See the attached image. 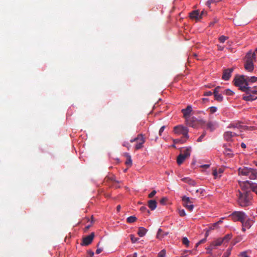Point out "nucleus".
<instances>
[{"mask_svg":"<svg viewBox=\"0 0 257 257\" xmlns=\"http://www.w3.org/2000/svg\"><path fill=\"white\" fill-rule=\"evenodd\" d=\"M246 184L249 185L250 189L257 195V184L253 183L250 181H245L244 182Z\"/></svg>","mask_w":257,"mask_h":257,"instance_id":"16","label":"nucleus"},{"mask_svg":"<svg viewBox=\"0 0 257 257\" xmlns=\"http://www.w3.org/2000/svg\"><path fill=\"white\" fill-rule=\"evenodd\" d=\"M131 239L133 243H136L138 241L139 238L136 237L134 235L132 234L131 235Z\"/></svg>","mask_w":257,"mask_h":257,"instance_id":"37","label":"nucleus"},{"mask_svg":"<svg viewBox=\"0 0 257 257\" xmlns=\"http://www.w3.org/2000/svg\"><path fill=\"white\" fill-rule=\"evenodd\" d=\"M182 241V243L183 244L185 245L186 246H189V241L188 239L187 238V237H183Z\"/></svg>","mask_w":257,"mask_h":257,"instance_id":"33","label":"nucleus"},{"mask_svg":"<svg viewBox=\"0 0 257 257\" xmlns=\"http://www.w3.org/2000/svg\"><path fill=\"white\" fill-rule=\"evenodd\" d=\"M181 180L183 182L187 183L188 184H189L191 186H194L196 185L195 182L194 180L191 179L190 178H188V177L183 178L181 179Z\"/></svg>","mask_w":257,"mask_h":257,"instance_id":"22","label":"nucleus"},{"mask_svg":"<svg viewBox=\"0 0 257 257\" xmlns=\"http://www.w3.org/2000/svg\"><path fill=\"white\" fill-rule=\"evenodd\" d=\"M156 194V191L155 190H153L149 194V197L151 198H152L155 194Z\"/></svg>","mask_w":257,"mask_h":257,"instance_id":"45","label":"nucleus"},{"mask_svg":"<svg viewBox=\"0 0 257 257\" xmlns=\"http://www.w3.org/2000/svg\"><path fill=\"white\" fill-rule=\"evenodd\" d=\"M88 254H89V255H90L91 257L93 256V255H94V252H93V251H91V250H89V251H88Z\"/></svg>","mask_w":257,"mask_h":257,"instance_id":"55","label":"nucleus"},{"mask_svg":"<svg viewBox=\"0 0 257 257\" xmlns=\"http://www.w3.org/2000/svg\"><path fill=\"white\" fill-rule=\"evenodd\" d=\"M127 160L125 161V164L127 166H131L132 165V160L131 156L128 154H126Z\"/></svg>","mask_w":257,"mask_h":257,"instance_id":"29","label":"nucleus"},{"mask_svg":"<svg viewBox=\"0 0 257 257\" xmlns=\"http://www.w3.org/2000/svg\"><path fill=\"white\" fill-rule=\"evenodd\" d=\"M147 232V230L146 228L143 227H140L139 228L138 234L140 237H143L146 234Z\"/></svg>","mask_w":257,"mask_h":257,"instance_id":"23","label":"nucleus"},{"mask_svg":"<svg viewBox=\"0 0 257 257\" xmlns=\"http://www.w3.org/2000/svg\"><path fill=\"white\" fill-rule=\"evenodd\" d=\"M203 167L205 168H208L209 167V165H205L203 166Z\"/></svg>","mask_w":257,"mask_h":257,"instance_id":"63","label":"nucleus"},{"mask_svg":"<svg viewBox=\"0 0 257 257\" xmlns=\"http://www.w3.org/2000/svg\"><path fill=\"white\" fill-rule=\"evenodd\" d=\"M206 241V238H204V239H202L201 240H200L197 244L196 245H198L199 244H200L201 243H204L205 241Z\"/></svg>","mask_w":257,"mask_h":257,"instance_id":"50","label":"nucleus"},{"mask_svg":"<svg viewBox=\"0 0 257 257\" xmlns=\"http://www.w3.org/2000/svg\"><path fill=\"white\" fill-rule=\"evenodd\" d=\"M218 22V19L217 18H215L214 19L213 21L212 22H211L210 23H209V26H213L215 23H216L217 22Z\"/></svg>","mask_w":257,"mask_h":257,"instance_id":"44","label":"nucleus"},{"mask_svg":"<svg viewBox=\"0 0 257 257\" xmlns=\"http://www.w3.org/2000/svg\"><path fill=\"white\" fill-rule=\"evenodd\" d=\"M162 232H163L161 228H159L158 230L157 234V237L158 238H161L162 237Z\"/></svg>","mask_w":257,"mask_h":257,"instance_id":"40","label":"nucleus"},{"mask_svg":"<svg viewBox=\"0 0 257 257\" xmlns=\"http://www.w3.org/2000/svg\"><path fill=\"white\" fill-rule=\"evenodd\" d=\"M182 200L183 206L189 211H192L194 208V205H193L190 198L186 196H183L182 197Z\"/></svg>","mask_w":257,"mask_h":257,"instance_id":"9","label":"nucleus"},{"mask_svg":"<svg viewBox=\"0 0 257 257\" xmlns=\"http://www.w3.org/2000/svg\"><path fill=\"white\" fill-rule=\"evenodd\" d=\"M132 257H137V253L135 252Z\"/></svg>","mask_w":257,"mask_h":257,"instance_id":"62","label":"nucleus"},{"mask_svg":"<svg viewBox=\"0 0 257 257\" xmlns=\"http://www.w3.org/2000/svg\"><path fill=\"white\" fill-rule=\"evenodd\" d=\"M102 251V249L101 248H97L96 250V253L97 254H99Z\"/></svg>","mask_w":257,"mask_h":257,"instance_id":"54","label":"nucleus"},{"mask_svg":"<svg viewBox=\"0 0 257 257\" xmlns=\"http://www.w3.org/2000/svg\"><path fill=\"white\" fill-rule=\"evenodd\" d=\"M196 119L194 116H191V115L189 118H188V121L185 120V123L186 125L189 126L194 127Z\"/></svg>","mask_w":257,"mask_h":257,"instance_id":"17","label":"nucleus"},{"mask_svg":"<svg viewBox=\"0 0 257 257\" xmlns=\"http://www.w3.org/2000/svg\"><path fill=\"white\" fill-rule=\"evenodd\" d=\"M188 132V128L183 125H178L173 128V132L175 135L177 136L182 135V137L185 139V140L189 138Z\"/></svg>","mask_w":257,"mask_h":257,"instance_id":"5","label":"nucleus"},{"mask_svg":"<svg viewBox=\"0 0 257 257\" xmlns=\"http://www.w3.org/2000/svg\"><path fill=\"white\" fill-rule=\"evenodd\" d=\"M213 176H214L215 178H217L219 177L220 176V175H218L219 174H218V172L216 170H213Z\"/></svg>","mask_w":257,"mask_h":257,"instance_id":"43","label":"nucleus"},{"mask_svg":"<svg viewBox=\"0 0 257 257\" xmlns=\"http://www.w3.org/2000/svg\"><path fill=\"white\" fill-rule=\"evenodd\" d=\"M164 202V199H162L161 201H160V203L163 204Z\"/></svg>","mask_w":257,"mask_h":257,"instance_id":"64","label":"nucleus"},{"mask_svg":"<svg viewBox=\"0 0 257 257\" xmlns=\"http://www.w3.org/2000/svg\"><path fill=\"white\" fill-rule=\"evenodd\" d=\"M230 254V249H227L226 251H225L222 257H228Z\"/></svg>","mask_w":257,"mask_h":257,"instance_id":"41","label":"nucleus"},{"mask_svg":"<svg viewBox=\"0 0 257 257\" xmlns=\"http://www.w3.org/2000/svg\"><path fill=\"white\" fill-rule=\"evenodd\" d=\"M231 235L229 234H228L226 235L222 239H223V242H227L231 238Z\"/></svg>","mask_w":257,"mask_h":257,"instance_id":"35","label":"nucleus"},{"mask_svg":"<svg viewBox=\"0 0 257 257\" xmlns=\"http://www.w3.org/2000/svg\"><path fill=\"white\" fill-rule=\"evenodd\" d=\"M179 214L180 216H185L186 215V213L184 209L179 210Z\"/></svg>","mask_w":257,"mask_h":257,"instance_id":"42","label":"nucleus"},{"mask_svg":"<svg viewBox=\"0 0 257 257\" xmlns=\"http://www.w3.org/2000/svg\"><path fill=\"white\" fill-rule=\"evenodd\" d=\"M234 25H237V26H241V25H244V24H241V23L238 22L236 20H234Z\"/></svg>","mask_w":257,"mask_h":257,"instance_id":"52","label":"nucleus"},{"mask_svg":"<svg viewBox=\"0 0 257 257\" xmlns=\"http://www.w3.org/2000/svg\"><path fill=\"white\" fill-rule=\"evenodd\" d=\"M187 140H185V139L183 138L182 137L181 139H173V142L174 144H183Z\"/></svg>","mask_w":257,"mask_h":257,"instance_id":"26","label":"nucleus"},{"mask_svg":"<svg viewBox=\"0 0 257 257\" xmlns=\"http://www.w3.org/2000/svg\"><path fill=\"white\" fill-rule=\"evenodd\" d=\"M222 93L223 94H225L226 95L229 96L232 95L233 93V91L230 90L229 89H223V88Z\"/></svg>","mask_w":257,"mask_h":257,"instance_id":"28","label":"nucleus"},{"mask_svg":"<svg viewBox=\"0 0 257 257\" xmlns=\"http://www.w3.org/2000/svg\"><path fill=\"white\" fill-rule=\"evenodd\" d=\"M256 61V57L254 52L251 51H249L244 59V69L247 72H252L254 70V63Z\"/></svg>","mask_w":257,"mask_h":257,"instance_id":"3","label":"nucleus"},{"mask_svg":"<svg viewBox=\"0 0 257 257\" xmlns=\"http://www.w3.org/2000/svg\"><path fill=\"white\" fill-rule=\"evenodd\" d=\"M192 111V107L191 105H188L186 108H183L181 110V112L183 113V117L185 120L188 121V118L191 115Z\"/></svg>","mask_w":257,"mask_h":257,"instance_id":"10","label":"nucleus"},{"mask_svg":"<svg viewBox=\"0 0 257 257\" xmlns=\"http://www.w3.org/2000/svg\"><path fill=\"white\" fill-rule=\"evenodd\" d=\"M218 123L216 121H209L207 123V127L211 132L213 131L216 128L218 127Z\"/></svg>","mask_w":257,"mask_h":257,"instance_id":"18","label":"nucleus"},{"mask_svg":"<svg viewBox=\"0 0 257 257\" xmlns=\"http://www.w3.org/2000/svg\"><path fill=\"white\" fill-rule=\"evenodd\" d=\"M223 242H224L223 239H222V238H219L216 240L213 241V244H215V246H218L220 245Z\"/></svg>","mask_w":257,"mask_h":257,"instance_id":"31","label":"nucleus"},{"mask_svg":"<svg viewBox=\"0 0 257 257\" xmlns=\"http://www.w3.org/2000/svg\"><path fill=\"white\" fill-rule=\"evenodd\" d=\"M242 230L245 231V228H249L252 224V221L251 219H249L247 217L246 220H244L242 222Z\"/></svg>","mask_w":257,"mask_h":257,"instance_id":"15","label":"nucleus"},{"mask_svg":"<svg viewBox=\"0 0 257 257\" xmlns=\"http://www.w3.org/2000/svg\"><path fill=\"white\" fill-rule=\"evenodd\" d=\"M234 84L241 90L246 92V94L242 97L243 100L253 101L257 99V86L252 88L248 87L249 84L247 83L245 76L236 77L234 79Z\"/></svg>","mask_w":257,"mask_h":257,"instance_id":"1","label":"nucleus"},{"mask_svg":"<svg viewBox=\"0 0 257 257\" xmlns=\"http://www.w3.org/2000/svg\"><path fill=\"white\" fill-rule=\"evenodd\" d=\"M122 146L127 147L128 149H129V148L131 147L130 144L127 142H124L123 143Z\"/></svg>","mask_w":257,"mask_h":257,"instance_id":"46","label":"nucleus"},{"mask_svg":"<svg viewBox=\"0 0 257 257\" xmlns=\"http://www.w3.org/2000/svg\"><path fill=\"white\" fill-rule=\"evenodd\" d=\"M237 135H238V132L237 131H226L224 132L223 137L225 141L230 142L232 141L233 140V138L236 136Z\"/></svg>","mask_w":257,"mask_h":257,"instance_id":"11","label":"nucleus"},{"mask_svg":"<svg viewBox=\"0 0 257 257\" xmlns=\"http://www.w3.org/2000/svg\"><path fill=\"white\" fill-rule=\"evenodd\" d=\"M138 140H140V137H139V135L137 136V137L133 139H132L130 140V142L131 143H133L134 142H136V141H138Z\"/></svg>","mask_w":257,"mask_h":257,"instance_id":"49","label":"nucleus"},{"mask_svg":"<svg viewBox=\"0 0 257 257\" xmlns=\"http://www.w3.org/2000/svg\"><path fill=\"white\" fill-rule=\"evenodd\" d=\"M231 216L234 221H238L241 222L244 220H246L247 218V215L242 211H234Z\"/></svg>","mask_w":257,"mask_h":257,"instance_id":"7","label":"nucleus"},{"mask_svg":"<svg viewBox=\"0 0 257 257\" xmlns=\"http://www.w3.org/2000/svg\"><path fill=\"white\" fill-rule=\"evenodd\" d=\"M245 78L247 80V83H248L249 82H255L257 81V77L255 76L248 77L245 76Z\"/></svg>","mask_w":257,"mask_h":257,"instance_id":"27","label":"nucleus"},{"mask_svg":"<svg viewBox=\"0 0 257 257\" xmlns=\"http://www.w3.org/2000/svg\"><path fill=\"white\" fill-rule=\"evenodd\" d=\"M141 210L142 211H144L146 210H147V208L146 207H144V206H143L141 208Z\"/></svg>","mask_w":257,"mask_h":257,"instance_id":"58","label":"nucleus"},{"mask_svg":"<svg viewBox=\"0 0 257 257\" xmlns=\"http://www.w3.org/2000/svg\"><path fill=\"white\" fill-rule=\"evenodd\" d=\"M148 206L151 210H155L157 207V202L154 200H149L148 201Z\"/></svg>","mask_w":257,"mask_h":257,"instance_id":"21","label":"nucleus"},{"mask_svg":"<svg viewBox=\"0 0 257 257\" xmlns=\"http://www.w3.org/2000/svg\"><path fill=\"white\" fill-rule=\"evenodd\" d=\"M165 126H162L160 130H159V135L160 136H161L162 135V133L164 132V130H165Z\"/></svg>","mask_w":257,"mask_h":257,"instance_id":"47","label":"nucleus"},{"mask_svg":"<svg viewBox=\"0 0 257 257\" xmlns=\"http://www.w3.org/2000/svg\"><path fill=\"white\" fill-rule=\"evenodd\" d=\"M94 237V233L92 232L90 234L84 237L83 239V242L82 243V245H88L90 244Z\"/></svg>","mask_w":257,"mask_h":257,"instance_id":"13","label":"nucleus"},{"mask_svg":"<svg viewBox=\"0 0 257 257\" xmlns=\"http://www.w3.org/2000/svg\"><path fill=\"white\" fill-rule=\"evenodd\" d=\"M222 88L220 86H217L215 87L213 92L214 95V99L218 102L222 101L223 97L222 95Z\"/></svg>","mask_w":257,"mask_h":257,"instance_id":"8","label":"nucleus"},{"mask_svg":"<svg viewBox=\"0 0 257 257\" xmlns=\"http://www.w3.org/2000/svg\"><path fill=\"white\" fill-rule=\"evenodd\" d=\"M190 17L191 19H194L196 20H198L200 18H201V16H200L198 11H194L190 14Z\"/></svg>","mask_w":257,"mask_h":257,"instance_id":"20","label":"nucleus"},{"mask_svg":"<svg viewBox=\"0 0 257 257\" xmlns=\"http://www.w3.org/2000/svg\"><path fill=\"white\" fill-rule=\"evenodd\" d=\"M191 151V147H186L181 150L180 154L177 159V163L179 165H181L187 158L190 157Z\"/></svg>","mask_w":257,"mask_h":257,"instance_id":"6","label":"nucleus"},{"mask_svg":"<svg viewBox=\"0 0 257 257\" xmlns=\"http://www.w3.org/2000/svg\"><path fill=\"white\" fill-rule=\"evenodd\" d=\"M240 146H241V147L242 148H246V145H245V144L244 143H242L241 144V145H240Z\"/></svg>","mask_w":257,"mask_h":257,"instance_id":"56","label":"nucleus"},{"mask_svg":"<svg viewBox=\"0 0 257 257\" xmlns=\"http://www.w3.org/2000/svg\"><path fill=\"white\" fill-rule=\"evenodd\" d=\"M233 71V69L232 68L225 69L223 72V75L222 76V79L224 80H229Z\"/></svg>","mask_w":257,"mask_h":257,"instance_id":"14","label":"nucleus"},{"mask_svg":"<svg viewBox=\"0 0 257 257\" xmlns=\"http://www.w3.org/2000/svg\"><path fill=\"white\" fill-rule=\"evenodd\" d=\"M222 172H223L222 170L221 169H219V170H218V174H221Z\"/></svg>","mask_w":257,"mask_h":257,"instance_id":"59","label":"nucleus"},{"mask_svg":"<svg viewBox=\"0 0 257 257\" xmlns=\"http://www.w3.org/2000/svg\"><path fill=\"white\" fill-rule=\"evenodd\" d=\"M117 208V210L118 211H119L120 209V205H118L116 207Z\"/></svg>","mask_w":257,"mask_h":257,"instance_id":"61","label":"nucleus"},{"mask_svg":"<svg viewBox=\"0 0 257 257\" xmlns=\"http://www.w3.org/2000/svg\"><path fill=\"white\" fill-rule=\"evenodd\" d=\"M218 48L220 50H222L223 49V47L220 46H218Z\"/></svg>","mask_w":257,"mask_h":257,"instance_id":"60","label":"nucleus"},{"mask_svg":"<svg viewBox=\"0 0 257 257\" xmlns=\"http://www.w3.org/2000/svg\"><path fill=\"white\" fill-rule=\"evenodd\" d=\"M249 251H242L239 254L240 257H250L248 255Z\"/></svg>","mask_w":257,"mask_h":257,"instance_id":"34","label":"nucleus"},{"mask_svg":"<svg viewBox=\"0 0 257 257\" xmlns=\"http://www.w3.org/2000/svg\"><path fill=\"white\" fill-rule=\"evenodd\" d=\"M210 113L213 114L217 111V108L215 106H211L208 108Z\"/></svg>","mask_w":257,"mask_h":257,"instance_id":"32","label":"nucleus"},{"mask_svg":"<svg viewBox=\"0 0 257 257\" xmlns=\"http://www.w3.org/2000/svg\"><path fill=\"white\" fill-rule=\"evenodd\" d=\"M168 233H169L168 232H163V234H162V237L167 235L168 234Z\"/></svg>","mask_w":257,"mask_h":257,"instance_id":"57","label":"nucleus"},{"mask_svg":"<svg viewBox=\"0 0 257 257\" xmlns=\"http://www.w3.org/2000/svg\"><path fill=\"white\" fill-rule=\"evenodd\" d=\"M206 249L207 250L206 253L209 254L210 257H219L221 254L220 253H218L217 256L215 255V254H213V253L212 252L213 250H212L211 247H207L206 248Z\"/></svg>","mask_w":257,"mask_h":257,"instance_id":"24","label":"nucleus"},{"mask_svg":"<svg viewBox=\"0 0 257 257\" xmlns=\"http://www.w3.org/2000/svg\"><path fill=\"white\" fill-rule=\"evenodd\" d=\"M166 251L165 250H162L158 254V257H165Z\"/></svg>","mask_w":257,"mask_h":257,"instance_id":"39","label":"nucleus"},{"mask_svg":"<svg viewBox=\"0 0 257 257\" xmlns=\"http://www.w3.org/2000/svg\"><path fill=\"white\" fill-rule=\"evenodd\" d=\"M236 196L237 197L238 204L240 206L246 207L251 204L252 196L250 191L242 189L241 190L238 191Z\"/></svg>","mask_w":257,"mask_h":257,"instance_id":"2","label":"nucleus"},{"mask_svg":"<svg viewBox=\"0 0 257 257\" xmlns=\"http://www.w3.org/2000/svg\"><path fill=\"white\" fill-rule=\"evenodd\" d=\"M137 218L135 216H131L127 218V222L128 223H133L137 220Z\"/></svg>","mask_w":257,"mask_h":257,"instance_id":"30","label":"nucleus"},{"mask_svg":"<svg viewBox=\"0 0 257 257\" xmlns=\"http://www.w3.org/2000/svg\"><path fill=\"white\" fill-rule=\"evenodd\" d=\"M239 176H245L250 179L254 180L257 178V170L247 167H240L238 169Z\"/></svg>","mask_w":257,"mask_h":257,"instance_id":"4","label":"nucleus"},{"mask_svg":"<svg viewBox=\"0 0 257 257\" xmlns=\"http://www.w3.org/2000/svg\"><path fill=\"white\" fill-rule=\"evenodd\" d=\"M232 151L231 149L225 148L224 153L229 157H232L233 156Z\"/></svg>","mask_w":257,"mask_h":257,"instance_id":"25","label":"nucleus"},{"mask_svg":"<svg viewBox=\"0 0 257 257\" xmlns=\"http://www.w3.org/2000/svg\"><path fill=\"white\" fill-rule=\"evenodd\" d=\"M206 136V132H204L203 134L198 138L197 141L198 142H201L202 141L203 138Z\"/></svg>","mask_w":257,"mask_h":257,"instance_id":"36","label":"nucleus"},{"mask_svg":"<svg viewBox=\"0 0 257 257\" xmlns=\"http://www.w3.org/2000/svg\"><path fill=\"white\" fill-rule=\"evenodd\" d=\"M213 94V92H212L210 91H206L204 93V95L205 96H210Z\"/></svg>","mask_w":257,"mask_h":257,"instance_id":"48","label":"nucleus"},{"mask_svg":"<svg viewBox=\"0 0 257 257\" xmlns=\"http://www.w3.org/2000/svg\"><path fill=\"white\" fill-rule=\"evenodd\" d=\"M209 247H211L212 248V250H213L214 249L216 248V247H217L216 246H215V244H213V242H212L210 245H209Z\"/></svg>","mask_w":257,"mask_h":257,"instance_id":"53","label":"nucleus"},{"mask_svg":"<svg viewBox=\"0 0 257 257\" xmlns=\"http://www.w3.org/2000/svg\"><path fill=\"white\" fill-rule=\"evenodd\" d=\"M245 126L241 124L240 122H233L230 123L227 128H233L235 131L237 130L239 131L238 133L244 130Z\"/></svg>","mask_w":257,"mask_h":257,"instance_id":"12","label":"nucleus"},{"mask_svg":"<svg viewBox=\"0 0 257 257\" xmlns=\"http://www.w3.org/2000/svg\"><path fill=\"white\" fill-rule=\"evenodd\" d=\"M213 3H215L214 0H208L206 2V5L209 7L211 5V4Z\"/></svg>","mask_w":257,"mask_h":257,"instance_id":"51","label":"nucleus"},{"mask_svg":"<svg viewBox=\"0 0 257 257\" xmlns=\"http://www.w3.org/2000/svg\"><path fill=\"white\" fill-rule=\"evenodd\" d=\"M228 38L225 36H221L219 38V41H220V42L221 43H224L226 40H227Z\"/></svg>","mask_w":257,"mask_h":257,"instance_id":"38","label":"nucleus"},{"mask_svg":"<svg viewBox=\"0 0 257 257\" xmlns=\"http://www.w3.org/2000/svg\"><path fill=\"white\" fill-rule=\"evenodd\" d=\"M140 139L141 141V143H137L136 145V149L137 150H139L141 149L143 147V145L145 142V138H144L142 134H139Z\"/></svg>","mask_w":257,"mask_h":257,"instance_id":"19","label":"nucleus"}]
</instances>
